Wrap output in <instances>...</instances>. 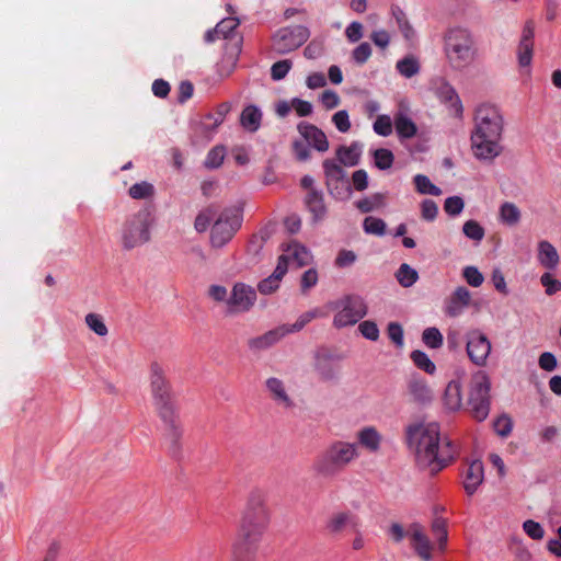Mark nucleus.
Listing matches in <instances>:
<instances>
[{
	"mask_svg": "<svg viewBox=\"0 0 561 561\" xmlns=\"http://www.w3.org/2000/svg\"><path fill=\"white\" fill-rule=\"evenodd\" d=\"M534 50V23L527 22L523 28L522 38L518 45V62L522 67H528L533 59Z\"/></svg>",
	"mask_w": 561,
	"mask_h": 561,
	"instance_id": "22",
	"label": "nucleus"
},
{
	"mask_svg": "<svg viewBox=\"0 0 561 561\" xmlns=\"http://www.w3.org/2000/svg\"><path fill=\"white\" fill-rule=\"evenodd\" d=\"M493 427L499 435L507 436L513 428V423L508 416L503 415L494 421Z\"/></svg>",
	"mask_w": 561,
	"mask_h": 561,
	"instance_id": "58",
	"label": "nucleus"
},
{
	"mask_svg": "<svg viewBox=\"0 0 561 561\" xmlns=\"http://www.w3.org/2000/svg\"><path fill=\"white\" fill-rule=\"evenodd\" d=\"M332 122L341 133H347L351 129V122L348 113L344 110L336 112L332 116Z\"/></svg>",
	"mask_w": 561,
	"mask_h": 561,
	"instance_id": "54",
	"label": "nucleus"
},
{
	"mask_svg": "<svg viewBox=\"0 0 561 561\" xmlns=\"http://www.w3.org/2000/svg\"><path fill=\"white\" fill-rule=\"evenodd\" d=\"M358 329L365 337L373 341L378 339L379 330L374 322L364 321L359 324Z\"/></svg>",
	"mask_w": 561,
	"mask_h": 561,
	"instance_id": "62",
	"label": "nucleus"
},
{
	"mask_svg": "<svg viewBox=\"0 0 561 561\" xmlns=\"http://www.w3.org/2000/svg\"><path fill=\"white\" fill-rule=\"evenodd\" d=\"M285 274L286 271L284 265L277 264L274 273L259 284V291L263 295L274 293L279 287V283Z\"/></svg>",
	"mask_w": 561,
	"mask_h": 561,
	"instance_id": "28",
	"label": "nucleus"
},
{
	"mask_svg": "<svg viewBox=\"0 0 561 561\" xmlns=\"http://www.w3.org/2000/svg\"><path fill=\"white\" fill-rule=\"evenodd\" d=\"M386 224L382 219L375 217H367L364 220V230L367 233L382 234L385 232Z\"/></svg>",
	"mask_w": 561,
	"mask_h": 561,
	"instance_id": "48",
	"label": "nucleus"
},
{
	"mask_svg": "<svg viewBox=\"0 0 561 561\" xmlns=\"http://www.w3.org/2000/svg\"><path fill=\"white\" fill-rule=\"evenodd\" d=\"M538 263L546 270H554L560 264V255L557 248L547 240H541L537 244Z\"/></svg>",
	"mask_w": 561,
	"mask_h": 561,
	"instance_id": "23",
	"label": "nucleus"
},
{
	"mask_svg": "<svg viewBox=\"0 0 561 561\" xmlns=\"http://www.w3.org/2000/svg\"><path fill=\"white\" fill-rule=\"evenodd\" d=\"M291 68V61L290 60H280L275 62L271 68V76L274 80H280L285 78V76L288 73V71Z\"/></svg>",
	"mask_w": 561,
	"mask_h": 561,
	"instance_id": "55",
	"label": "nucleus"
},
{
	"mask_svg": "<svg viewBox=\"0 0 561 561\" xmlns=\"http://www.w3.org/2000/svg\"><path fill=\"white\" fill-rule=\"evenodd\" d=\"M397 70L405 78H411L420 71V61L414 56H407L397 62Z\"/></svg>",
	"mask_w": 561,
	"mask_h": 561,
	"instance_id": "32",
	"label": "nucleus"
},
{
	"mask_svg": "<svg viewBox=\"0 0 561 561\" xmlns=\"http://www.w3.org/2000/svg\"><path fill=\"white\" fill-rule=\"evenodd\" d=\"M358 457L355 444L337 440L329 445L313 463V469L322 477L334 476Z\"/></svg>",
	"mask_w": 561,
	"mask_h": 561,
	"instance_id": "4",
	"label": "nucleus"
},
{
	"mask_svg": "<svg viewBox=\"0 0 561 561\" xmlns=\"http://www.w3.org/2000/svg\"><path fill=\"white\" fill-rule=\"evenodd\" d=\"M225 154L226 150L224 147H215L207 156L206 165L208 168H218L222 163Z\"/></svg>",
	"mask_w": 561,
	"mask_h": 561,
	"instance_id": "56",
	"label": "nucleus"
},
{
	"mask_svg": "<svg viewBox=\"0 0 561 561\" xmlns=\"http://www.w3.org/2000/svg\"><path fill=\"white\" fill-rule=\"evenodd\" d=\"M471 302V293L463 286L457 287L446 300L445 311L450 317L459 316Z\"/></svg>",
	"mask_w": 561,
	"mask_h": 561,
	"instance_id": "21",
	"label": "nucleus"
},
{
	"mask_svg": "<svg viewBox=\"0 0 561 561\" xmlns=\"http://www.w3.org/2000/svg\"><path fill=\"white\" fill-rule=\"evenodd\" d=\"M499 218L503 225L516 226L520 221L522 211L516 204L505 202L500 206Z\"/></svg>",
	"mask_w": 561,
	"mask_h": 561,
	"instance_id": "27",
	"label": "nucleus"
},
{
	"mask_svg": "<svg viewBox=\"0 0 561 561\" xmlns=\"http://www.w3.org/2000/svg\"><path fill=\"white\" fill-rule=\"evenodd\" d=\"M491 342L479 330H472L467 334V354L477 366H484L491 352Z\"/></svg>",
	"mask_w": 561,
	"mask_h": 561,
	"instance_id": "14",
	"label": "nucleus"
},
{
	"mask_svg": "<svg viewBox=\"0 0 561 561\" xmlns=\"http://www.w3.org/2000/svg\"><path fill=\"white\" fill-rule=\"evenodd\" d=\"M394 126L398 135L403 138H411L416 133L415 124L403 115L396 117Z\"/></svg>",
	"mask_w": 561,
	"mask_h": 561,
	"instance_id": "33",
	"label": "nucleus"
},
{
	"mask_svg": "<svg viewBox=\"0 0 561 561\" xmlns=\"http://www.w3.org/2000/svg\"><path fill=\"white\" fill-rule=\"evenodd\" d=\"M309 36V30L302 25L282 27L272 37V49L280 55L294 51L304 45Z\"/></svg>",
	"mask_w": 561,
	"mask_h": 561,
	"instance_id": "9",
	"label": "nucleus"
},
{
	"mask_svg": "<svg viewBox=\"0 0 561 561\" xmlns=\"http://www.w3.org/2000/svg\"><path fill=\"white\" fill-rule=\"evenodd\" d=\"M316 311H309L302 314L294 324L291 325H280L275 330L267 332L263 336V341L266 344H273L277 342L279 339L284 337L288 333L297 332L301 330L308 322H310L313 318H316Z\"/></svg>",
	"mask_w": 561,
	"mask_h": 561,
	"instance_id": "19",
	"label": "nucleus"
},
{
	"mask_svg": "<svg viewBox=\"0 0 561 561\" xmlns=\"http://www.w3.org/2000/svg\"><path fill=\"white\" fill-rule=\"evenodd\" d=\"M266 387L274 400L284 407H290L291 402L282 380L277 378H270L266 381Z\"/></svg>",
	"mask_w": 561,
	"mask_h": 561,
	"instance_id": "29",
	"label": "nucleus"
},
{
	"mask_svg": "<svg viewBox=\"0 0 561 561\" xmlns=\"http://www.w3.org/2000/svg\"><path fill=\"white\" fill-rule=\"evenodd\" d=\"M432 534L436 539L437 549L444 551L447 543V529L444 520L437 519L432 525Z\"/></svg>",
	"mask_w": 561,
	"mask_h": 561,
	"instance_id": "39",
	"label": "nucleus"
},
{
	"mask_svg": "<svg viewBox=\"0 0 561 561\" xmlns=\"http://www.w3.org/2000/svg\"><path fill=\"white\" fill-rule=\"evenodd\" d=\"M272 520L266 496L259 491L251 492L238 523V531L264 538Z\"/></svg>",
	"mask_w": 561,
	"mask_h": 561,
	"instance_id": "3",
	"label": "nucleus"
},
{
	"mask_svg": "<svg viewBox=\"0 0 561 561\" xmlns=\"http://www.w3.org/2000/svg\"><path fill=\"white\" fill-rule=\"evenodd\" d=\"M438 214L437 204L432 199H424L421 203V216L424 220L432 221Z\"/></svg>",
	"mask_w": 561,
	"mask_h": 561,
	"instance_id": "53",
	"label": "nucleus"
},
{
	"mask_svg": "<svg viewBox=\"0 0 561 561\" xmlns=\"http://www.w3.org/2000/svg\"><path fill=\"white\" fill-rule=\"evenodd\" d=\"M293 151L297 160L306 161L310 158V150L308 146L300 139L293 142Z\"/></svg>",
	"mask_w": 561,
	"mask_h": 561,
	"instance_id": "61",
	"label": "nucleus"
},
{
	"mask_svg": "<svg viewBox=\"0 0 561 561\" xmlns=\"http://www.w3.org/2000/svg\"><path fill=\"white\" fill-rule=\"evenodd\" d=\"M85 323L90 330L95 332L100 336L107 334V328L103 321V318L96 313H89L85 317Z\"/></svg>",
	"mask_w": 561,
	"mask_h": 561,
	"instance_id": "42",
	"label": "nucleus"
},
{
	"mask_svg": "<svg viewBox=\"0 0 561 561\" xmlns=\"http://www.w3.org/2000/svg\"><path fill=\"white\" fill-rule=\"evenodd\" d=\"M385 195L377 193L367 198H364L357 203V208L362 213H370L375 209H378L385 205Z\"/></svg>",
	"mask_w": 561,
	"mask_h": 561,
	"instance_id": "35",
	"label": "nucleus"
},
{
	"mask_svg": "<svg viewBox=\"0 0 561 561\" xmlns=\"http://www.w3.org/2000/svg\"><path fill=\"white\" fill-rule=\"evenodd\" d=\"M490 380L483 373L473 376L467 402L471 416L481 422L490 412Z\"/></svg>",
	"mask_w": 561,
	"mask_h": 561,
	"instance_id": "7",
	"label": "nucleus"
},
{
	"mask_svg": "<svg viewBox=\"0 0 561 561\" xmlns=\"http://www.w3.org/2000/svg\"><path fill=\"white\" fill-rule=\"evenodd\" d=\"M375 165L380 170L390 169L394 157L393 153L388 149H377L374 151Z\"/></svg>",
	"mask_w": 561,
	"mask_h": 561,
	"instance_id": "40",
	"label": "nucleus"
},
{
	"mask_svg": "<svg viewBox=\"0 0 561 561\" xmlns=\"http://www.w3.org/2000/svg\"><path fill=\"white\" fill-rule=\"evenodd\" d=\"M152 193L153 186L147 182L136 183L129 188V195L135 199L149 197Z\"/></svg>",
	"mask_w": 561,
	"mask_h": 561,
	"instance_id": "46",
	"label": "nucleus"
},
{
	"mask_svg": "<svg viewBox=\"0 0 561 561\" xmlns=\"http://www.w3.org/2000/svg\"><path fill=\"white\" fill-rule=\"evenodd\" d=\"M341 306L334 318L336 327L352 325L366 314V306L358 297H347L341 301Z\"/></svg>",
	"mask_w": 561,
	"mask_h": 561,
	"instance_id": "15",
	"label": "nucleus"
},
{
	"mask_svg": "<svg viewBox=\"0 0 561 561\" xmlns=\"http://www.w3.org/2000/svg\"><path fill=\"white\" fill-rule=\"evenodd\" d=\"M256 301V293L253 287L244 283H236L228 299V310L233 313L249 311Z\"/></svg>",
	"mask_w": 561,
	"mask_h": 561,
	"instance_id": "13",
	"label": "nucleus"
},
{
	"mask_svg": "<svg viewBox=\"0 0 561 561\" xmlns=\"http://www.w3.org/2000/svg\"><path fill=\"white\" fill-rule=\"evenodd\" d=\"M217 215V209L213 206L207 207L198 213L195 218L194 227L198 232H204L213 218Z\"/></svg>",
	"mask_w": 561,
	"mask_h": 561,
	"instance_id": "36",
	"label": "nucleus"
},
{
	"mask_svg": "<svg viewBox=\"0 0 561 561\" xmlns=\"http://www.w3.org/2000/svg\"><path fill=\"white\" fill-rule=\"evenodd\" d=\"M298 133L304 141L320 152L329 149V141L325 134L316 125L309 123H300L297 126Z\"/></svg>",
	"mask_w": 561,
	"mask_h": 561,
	"instance_id": "18",
	"label": "nucleus"
},
{
	"mask_svg": "<svg viewBox=\"0 0 561 561\" xmlns=\"http://www.w3.org/2000/svg\"><path fill=\"white\" fill-rule=\"evenodd\" d=\"M356 516L347 511L333 513L325 524V529L331 535L341 534L348 526H356Z\"/></svg>",
	"mask_w": 561,
	"mask_h": 561,
	"instance_id": "24",
	"label": "nucleus"
},
{
	"mask_svg": "<svg viewBox=\"0 0 561 561\" xmlns=\"http://www.w3.org/2000/svg\"><path fill=\"white\" fill-rule=\"evenodd\" d=\"M289 261L296 262L297 265L301 267L311 263L312 254L305 247L296 242H290L283 245V253L279 255L277 264H283L287 272Z\"/></svg>",
	"mask_w": 561,
	"mask_h": 561,
	"instance_id": "17",
	"label": "nucleus"
},
{
	"mask_svg": "<svg viewBox=\"0 0 561 561\" xmlns=\"http://www.w3.org/2000/svg\"><path fill=\"white\" fill-rule=\"evenodd\" d=\"M462 230L466 237L474 241H481L484 237V229L476 220L466 221L462 227Z\"/></svg>",
	"mask_w": 561,
	"mask_h": 561,
	"instance_id": "43",
	"label": "nucleus"
},
{
	"mask_svg": "<svg viewBox=\"0 0 561 561\" xmlns=\"http://www.w3.org/2000/svg\"><path fill=\"white\" fill-rule=\"evenodd\" d=\"M370 55L371 49L367 43H362L353 51V57L358 64H364L370 57Z\"/></svg>",
	"mask_w": 561,
	"mask_h": 561,
	"instance_id": "63",
	"label": "nucleus"
},
{
	"mask_svg": "<svg viewBox=\"0 0 561 561\" xmlns=\"http://www.w3.org/2000/svg\"><path fill=\"white\" fill-rule=\"evenodd\" d=\"M261 112L254 106H248L241 114V124L249 130H256L261 123Z\"/></svg>",
	"mask_w": 561,
	"mask_h": 561,
	"instance_id": "30",
	"label": "nucleus"
},
{
	"mask_svg": "<svg viewBox=\"0 0 561 561\" xmlns=\"http://www.w3.org/2000/svg\"><path fill=\"white\" fill-rule=\"evenodd\" d=\"M374 130L381 136H389L392 133V122L388 115H380L374 123Z\"/></svg>",
	"mask_w": 561,
	"mask_h": 561,
	"instance_id": "49",
	"label": "nucleus"
},
{
	"mask_svg": "<svg viewBox=\"0 0 561 561\" xmlns=\"http://www.w3.org/2000/svg\"><path fill=\"white\" fill-rule=\"evenodd\" d=\"M523 528L531 539L541 540L545 536L542 526L533 519L526 520L523 525Z\"/></svg>",
	"mask_w": 561,
	"mask_h": 561,
	"instance_id": "51",
	"label": "nucleus"
},
{
	"mask_svg": "<svg viewBox=\"0 0 561 561\" xmlns=\"http://www.w3.org/2000/svg\"><path fill=\"white\" fill-rule=\"evenodd\" d=\"M502 138L503 137L471 133L470 147L473 157L480 161H493L503 152Z\"/></svg>",
	"mask_w": 561,
	"mask_h": 561,
	"instance_id": "12",
	"label": "nucleus"
},
{
	"mask_svg": "<svg viewBox=\"0 0 561 561\" xmlns=\"http://www.w3.org/2000/svg\"><path fill=\"white\" fill-rule=\"evenodd\" d=\"M263 539L237 530L230 546V561H257Z\"/></svg>",
	"mask_w": 561,
	"mask_h": 561,
	"instance_id": "11",
	"label": "nucleus"
},
{
	"mask_svg": "<svg viewBox=\"0 0 561 561\" xmlns=\"http://www.w3.org/2000/svg\"><path fill=\"white\" fill-rule=\"evenodd\" d=\"M540 284L545 288L547 296H553L561 291V280L550 272H546L540 276Z\"/></svg>",
	"mask_w": 561,
	"mask_h": 561,
	"instance_id": "37",
	"label": "nucleus"
},
{
	"mask_svg": "<svg viewBox=\"0 0 561 561\" xmlns=\"http://www.w3.org/2000/svg\"><path fill=\"white\" fill-rule=\"evenodd\" d=\"M152 216L148 209H141L128 217L121 229V242L124 249L130 250L150 240Z\"/></svg>",
	"mask_w": 561,
	"mask_h": 561,
	"instance_id": "5",
	"label": "nucleus"
},
{
	"mask_svg": "<svg viewBox=\"0 0 561 561\" xmlns=\"http://www.w3.org/2000/svg\"><path fill=\"white\" fill-rule=\"evenodd\" d=\"M291 107L296 111L298 116H308L312 112L311 103L300 99H294L291 101Z\"/></svg>",
	"mask_w": 561,
	"mask_h": 561,
	"instance_id": "64",
	"label": "nucleus"
},
{
	"mask_svg": "<svg viewBox=\"0 0 561 561\" xmlns=\"http://www.w3.org/2000/svg\"><path fill=\"white\" fill-rule=\"evenodd\" d=\"M422 340L427 346L432 348H438L443 344V335L436 328H427L424 330Z\"/></svg>",
	"mask_w": 561,
	"mask_h": 561,
	"instance_id": "44",
	"label": "nucleus"
},
{
	"mask_svg": "<svg viewBox=\"0 0 561 561\" xmlns=\"http://www.w3.org/2000/svg\"><path fill=\"white\" fill-rule=\"evenodd\" d=\"M484 470L480 460H473L467 463L462 471V482L466 492L473 494L479 485L483 482Z\"/></svg>",
	"mask_w": 561,
	"mask_h": 561,
	"instance_id": "20",
	"label": "nucleus"
},
{
	"mask_svg": "<svg viewBox=\"0 0 561 561\" xmlns=\"http://www.w3.org/2000/svg\"><path fill=\"white\" fill-rule=\"evenodd\" d=\"M415 190L420 194H428L434 196L442 195V190L431 182V180L423 174H417L413 179Z\"/></svg>",
	"mask_w": 561,
	"mask_h": 561,
	"instance_id": "31",
	"label": "nucleus"
},
{
	"mask_svg": "<svg viewBox=\"0 0 561 561\" xmlns=\"http://www.w3.org/2000/svg\"><path fill=\"white\" fill-rule=\"evenodd\" d=\"M408 442L414 449L420 466L432 474L437 473L455 458L456 447L448 440H440L439 427L435 423L414 424L408 428Z\"/></svg>",
	"mask_w": 561,
	"mask_h": 561,
	"instance_id": "1",
	"label": "nucleus"
},
{
	"mask_svg": "<svg viewBox=\"0 0 561 561\" xmlns=\"http://www.w3.org/2000/svg\"><path fill=\"white\" fill-rule=\"evenodd\" d=\"M411 359L414 365L424 370L425 373L433 375L436 370L435 364L430 359V357L422 351H413L411 353Z\"/></svg>",
	"mask_w": 561,
	"mask_h": 561,
	"instance_id": "34",
	"label": "nucleus"
},
{
	"mask_svg": "<svg viewBox=\"0 0 561 561\" xmlns=\"http://www.w3.org/2000/svg\"><path fill=\"white\" fill-rule=\"evenodd\" d=\"M503 130L504 119L495 105L484 103L477 107L471 133L503 137Z\"/></svg>",
	"mask_w": 561,
	"mask_h": 561,
	"instance_id": "8",
	"label": "nucleus"
},
{
	"mask_svg": "<svg viewBox=\"0 0 561 561\" xmlns=\"http://www.w3.org/2000/svg\"><path fill=\"white\" fill-rule=\"evenodd\" d=\"M356 438L359 445L367 449L370 453H376L379 450L380 444L382 442L381 434L371 426H367L357 432Z\"/></svg>",
	"mask_w": 561,
	"mask_h": 561,
	"instance_id": "25",
	"label": "nucleus"
},
{
	"mask_svg": "<svg viewBox=\"0 0 561 561\" xmlns=\"http://www.w3.org/2000/svg\"><path fill=\"white\" fill-rule=\"evenodd\" d=\"M208 296L217 302H225L228 306L229 293L226 287L221 285H211L208 288Z\"/></svg>",
	"mask_w": 561,
	"mask_h": 561,
	"instance_id": "57",
	"label": "nucleus"
},
{
	"mask_svg": "<svg viewBox=\"0 0 561 561\" xmlns=\"http://www.w3.org/2000/svg\"><path fill=\"white\" fill-rule=\"evenodd\" d=\"M320 101L325 110H332L339 106L341 99L334 91L325 90L322 92Z\"/></svg>",
	"mask_w": 561,
	"mask_h": 561,
	"instance_id": "59",
	"label": "nucleus"
},
{
	"mask_svg": "<svg viewBox=\"0 0 561 561\" xmlns=\"http://www.w3.org/2000/svg\"><path fill=\"white\" fill-rule=\"evenodd\" d=\"M463 199L459 196L448 197L444 204V210L451 216L459 215L463 209Z\"/></svg>",
	"mask_w": 561,
	"mask_h": 561,
	"instance_id": "52",
	"label": "nucleus"
},
{
	"mask_svg": "<svg viewBox=\"0 0 561 561\" xmlns=\"http://www.w3.org/2000/svg\"><path fill=\"white\" fill-rule=\"evenodd\" d=\"M240 225V217L234 210L226 209L221 211L211 229V244L217 248L224 247L232 239Z\"/></svg>",
	"mask_w": 561,
	"mask_h": 561,
	"instance_id": "10",
	"label": "nucleus"
},
{
	"mask_svg": "<svg viewBox=\"0 0 561 561\" xmlns=\"http://www.w3.org/2000/svg\"><path fill=\"white\" fill-rule=\"evenodd\" d=\"M398 282L404 286H412L417 279V272L408 264H402L397 273Z\"/></svg>",
	"mask_w": 561,
	"mask_h": 561,
	"instance_id": "41",
	"label": "nucleus"
},
{
	"mask_svg": "<svg viewBox=\"0 0 561 561\" xmlns=\"http://www.w3.org/2000/svg\"><path fill=\"white\" fill-rule=\"evenodd\" d=\"M319 274L316 268L307 270L300 279V288L304 294H306L310 288L314 287L318 283Z\"/></svg>",
	"mask_w": 561,
	"mask_h": 561,
	"instance_id": "47",
	"label": "nucleus"
},
{
	"mask_svg": "<svg viewBox=\"0 0 561 561\" xmlns=\"http://www.w3.org/2000/svg\"><path fill=\"white\" fill-rule=\"evenodd\" d=\"M339 161L344 165H354L358 161V150L355 146L340 147L336 151Z\"/></svg>",
	"mask_w": 561,
	"mask_h": 561,
	"instance_id": "38",
	"label": "nucleus"
},
{
	"mask_svg": "<svg viewBox=\"0 0 561 561\" xmlns=\"http://www.w3.org/2000/svg\"><path fill=\"white\" fill-rule=\"evenodd\" d=\"M152 407L164 425V435L172 443L182 436V425L170 386L160 374H154L150 383Z\"/></svg>",
	"mask_w": 561,
	"mask_h": 561,
	"instance_id": "2",
	"label": "nucleus"
},
{
	"mask_svg": "<svg viewBox=\"0 0 561 561\" xmlns=\"http://www.w3.org/2000/svg\"><path fill=\"white\" fill-rule=\"evenodd\" d=\"M446 55L455 68L469 65L476 56L471 35L466 30H450L446 36Z\"/></svg>",
	"mask_w": 561,
	"mask_h": 561,
	"instance_id": "6",
	"label": "nucleus"
},
{
	"mask_svg": "<svg viewBox=\"0 0 561 561\" xmlns=\"http://www.w3.org/2000/svg\"><path fill=\"white\" fill-rule=\"evenodd\" d=\"M538 364L542 370H546L549 373L553 371L558 365L556 356L550 352L542 353L539 356Z\"/></svg>",
	"mask_w": 561,
	"mask_h": 561,
	"instance_id": "60",
	"label": "nucleus"
},
{
	"mask_svg": "<svg viewBox=\"0 0 561 561\" xmlns=\"http://www.w3.org/2000/svg\"><path fill=\"white\" fill-rule=\"evenodd\" d=\"M307 205L316 217L321 216L324 211V206L321 196L313 191H310L307 195Z\"/></svg>",
	"mask_w": 561,
	"mask_h": 561,
	"instance_id": "50",
	"label": "nucleus"
},
{
	"mask_svg": "<svg viewBox=\"0 0 561 561\" xmlns=\"http://www.w3.org/2000/svg\"><path fill=\"white\" fill-rule=\"evenodd\" d=\"M444 404L450 411H457L462 407L461 386L459 381L451 380L444 393Z\"/></svg>",
	"mask_w": 561,
	"mask_h": 561,
	"instance_id": "26",
	"label": "nucleus"
},
{
	"mask_svg": "<svg viewBox=\"0 0 561 561\" xmlns=\"http://www.w3.org/2000/svg\"><path fill=\"white\" fill-rule=\"evenodd\" d=\"M462 276L466 282L472 287H480L483 284L484 277L474 266H467L462 271Z\"/></svg>",
	"mask_w": 561,
	"mask_h": 561,
	"instance_id": "45",
	"label": "nucleus"
},
{
	"mask_svg": "<svg viewBox=\"0 0 561 561\" xmlns=\"http://www.w3.org/2000/svg\"><path fill=\"white\" fill-rule=\"evenodd\" d=\"M411 546L416 554L424 561L432 559L434 546L430 542L424 527L419 524H413L408 529Z\"/></svg>",
	"mask_w": 561,
	"mask_h": 561,
	"instance_id": "16",
	"label": "nucleus"
}]
</instances>
